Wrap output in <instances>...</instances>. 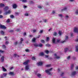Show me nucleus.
Segmentation results:
<instances>
[{
    "instance_id": "nucleus-1",
    "label": "nucleus",
    "mask_w": 78,
    "mask_h": 78,
    "mask_svg": "<svg viewBox=\"0 0 78 78\" xmlns=\"http://www.w3.org/2000/svg\"><path fill=\"white\" fill-rule=\"evenodd\" d=\"M52 69L53 68H52L49 69L48 70H45V72H46V73H47L48 75H51V73H50V71H51Z\"/></svg>"
},
{
    "instance_id": "nucleus-2",
    "label": "nucleus",
    "mask_w": 78,
    "mask_h": 78,
    "mask_svg": "<svg viewBox=\"0 0 78 78\" xmlns=\"http://www.w3.org/2000/svg\"><path fill=\"white\" fill-rule=\"evenodd\" d=\"M0 28H2V29H6V27H5V26L4 25L1 24L0 25Z\"/></svg>"
},
{
    "instance_id": "nucleus-3",
    "label": "nucleus",
    "mask_w": 78,
    "mask_h": 78,
    "mask_svg": "<svg viewBox=\"0 0 78 78\" xmlns=\"http://www.w3.org/2000/svg\"><path fill=\"white\" fill-rule=\"evenodd\" d=\"M30 61V60H27L25 62H24L23 63V64L24 65H27V64H28V63Z\"/></svg>"
},
{
    "instance_id": "nucleus-4",
    "label": "nucleus",
    "mask_w": 78,
    "mask_h": 78,
    "mask_svg": "<svg viewBox=\"0 0 78 78\" xmlns=\"http://www.w3.org/2000/svg\"><path fill=\"white\" fill-rule=\"evenodd\" d=\"M66 38L65 39V41H62L61 42L62 43H64V42H66V41H67V40L69 38V37H68V36H66Z\"/></svg>"
},
{
    "instance_id": "nucleus-5",
    "label": "nucleus",
    "mask_w": 78,
    "mask_h": 78,
    "mask_svg": "<svg viewBox=\"0 0 78 78\" xmlns=\"http://www.w3.org/2000/svg\"><path fill=\"white\" fill-rule=\"evenodd\" d=\"M8 74L9 75H12V76H13V75H14V73L13 72H10Z\"/></svg>"
},
{
    "instance_id": "nucleus-6",
    "label": "nucleus",
    "mask_w": 78,
    "mask_h": 78,
    "mask_svg": "<svg viewBox=\"0 0 78 78\" xmlns=\"http://www.w3.org/2000/svg\"><path fill=\"white\" fill-rule=\"evenodd\" d=\"M38 66H42L43 64V63L42 62H39L38 63H37Z\"/></svg>"
},
{
    "instance_id": "nucleus-7",
    "label": "nucleus",
    "mask_w": 78,
    "mask_h": 78,
    "mask_svg": "<svg viewBox=\"0 0 78 78\" xmlns=\"http://www.w3.org/2000/svg\"><path fill=\"white\" fill-rule=\"evenodd\" d=\"M25 69L26 70H29V69H30L29 66H26Z\"/></svg>"
},
{
    "instance_id": "nucleus-8",
    "label": "nucleus",
    "mask_w": 78,
    "mask_h": 78,
    "mask_svg": "<svg viewBox=\"0 0 78 78\" xmlns=\"http://www.w3.org/2000/svg\"><path fill=\"white\" fill-rule=\"evenodd\" d=\"M2 68L3 71L4 72H6V71H7L6 69H5L4 66H2Z\"/></svg>"
},
{
    "instance_id": "nucleus-9",
    "label": "nucleus",
    "mask_w": 78,
    "mask_h": 78,
    "mask_svg": "<svg viewBox=\"0 0 78 78\" xmlns=\"http://www.w3.org/2000/svg\"><path fill=\"white\" fill-rule=\"evenodd\" d=\"M74 31L75 33H78V29L77 28H74Z\"/></svg>"
},
{
    "instance_id": "nucleus-10",
    "label": "nucleus",
    "mask_w": 78,
    "mask_h": 78,
    "mask_svg": "<svg viewBox=\"0 0 78 78\" xmlns=\"http://www.w3.org/2000/svg\"><path fill=\"white\" fill-rule=\"evenodd\" d=\"M12 7L13 8H14V9H16L17 8V5L16 4H14L12 5Z\"/></svg>"
},
{
    "instance_id": "nucleus-11",
    "label": "nucleus",
    "mask_w": 78,
    "mask_h": 78,
    "mask_svg": "<svg viewBox=\"0 0 78 78\" xmlns=\"http://www.w3.org/2000/svg\"><path fill=\"white\" fill-rule=\"evenodd\" d=\"M67 7H65L64 9H62L61 10V11H62H62H66V10H67Z\"/></svg>"
},
{
    "instance_id": "nucleus-12",
    "label": "nucleus",
    "mask_w": 78,
    "mask_h": 78,
    "mask_svg": "<svg viewBox=\"0 0 78 78\" xmlns=\"http://www.w3.org/2000/svg\"><path fill=\"white\" fill-rule=\"evenodd\" d=\"M1 59L2 60L1 62H3L4 61V60H5L4 56H2L1 58Z\"/></svg>"
},
{
    "instance_id": "nucleus-13",
    "label": "nucleus",
    "mask_w": 78,
    "mask_h": 78,
    "mask_svg": "<svg viewBox=\"0 0 78 78\" xmlns=\"http://www.w3.org/2000/svg\"><path fill=\"white\" fill-rule=\"evenodd\" d=\"M9 9V8L8 7H5V8L4 9V10L5 11H6L8 9Z\"/></svg>"
},
{
    "instance_id": "nucleus-14",
    "label": "nucleus",
    "mask_w": 78,
    "mask_h": 78,
    "mask_svg": "<svg viewBox=\"0 0 78 78\" xmlns=\"http://www.w3.org/2000/svg\"><path fill=\"white\" fill-rule=\"evenodd\" d=\"M11 12V11L10 10H8V11L7 12H5V14H6V15H7V14H10Z\"/></svg>"
},
{
    "instance_id": "nucleus-15",
    "label": "nucleus",
    "mask_w": 78,
    "mask_h": 78,
    "mask_svg": "<svg viewBox=\"0 0 78 78\" xmlns=\"http://www.w3.org/2000/svg\"><path fill=\"white\" fill-rule=\"evenodd\" d=\"M44 54L43 52H41L39 54V55L41 56H44Z\"/></svg>"
},
{
    "instance_id": "nucleus-16",
    "label": "nucleus",
    "mask_w": 78,
    "mask_h": 78,
    "mask_svg": "<svg viewBox=\"0 0 78 78\" xmlns=\"http://www.w3.org/2000/svg\"><path fill=\"white\" fill-rule=\"evenodd\" d=\"M76 51H78V44L76 46Z\"/></svg>"
},
{
    "instance_id": "nucleus-17",
    "label": "nucleus",
    "mask_w": 78,
    "mask_h": 78,
    "mask_svg": "<svg viewBox=\"0 0 78 78\" xmlns=\"http://www.w3.org/2000/svg\"><path fill=\"white\" fill-rule=\"evenodd\" d=\"M29 4H30V5L34 4V2L32 1H29Z\"/></svg>"
},
{
    "instance_id": "nucleus-18",
    "label": "nucleus",
    "mask_w": 78,
    "mask_h": 78,
    "mask_svg": "<svg viewBox=\"0 0 78 78\" xmlns=\"http://www.w3.org/2000/svg\"><path fill=\"white\" fill-rule=\"evenodd\" d=\"M34 45L35 47H39V45L37 44H34Z\"/></svg>"
},
{
    "instance_id": "nucleus-19",
    "label": "nucleus",
    "mask_w": 78,
    "mask_h": 78,
    "mask_svg": "<svg viewBox=\"0 0 78 78\" xmlns=\"http://www.w3.org/2000/svg\"><path fill=\"white\" fill-rule=\"evenodd\" d=\"M5 6V5L1 3L0 4V7H3Z\"/></svg>"
},
{
    "instance_id": "nucleus-20",
    "label": "nucleus",
    "mask_w": 78,
    "mask_h": 78,
    "mask_svg": "<svg viewBox=\"0 0 78 78\" xmlns=\"http://www.w3.org/2000/svg\"><path fill=\"white\" fill-rule=\"evenodd\" d=\"M76 74V71H74L72 73V75H75Z\"/></svg>"
},
{
    "instance_id": "nucleus-21",
    "label": "nucleus",
    "mask_w": 78,
    "mask_h": 78,
    "mask_svg": "<svg viewBox=\"0 0 78 78\" xmlns=\"http://www.w3.org/2000/svg\"><path fill=\"white\" fill-rule=\"evenodd\" d=\"M54 55L55 56H56V58H57V59H59V58H60V57L57 56L56 54H55Z\"/></svg>"
},
{
    "instance_id": "nucleus-22",
    "label": "nucleus",
    "mask_w": 78,
    "mask_h": 78,
    "mask_svg": "<svg viewBox=\"0 0 78 78\" xmlns=\"http://www.w3.org/2000/svg\"><path fill=\"white\" fill-rule=\"evenodd\" d=\"M73 67H74V65H73V64H72L71 65V70H72L73 69Z\"/></svg>"
},
{
    "instance_id": "nucleus-23",
    "label": "nucleus",
    "mask_w": 78,
    "mask_h": 78,
    "mask_svg": "<svg viewBox=\"0 0 78 78\" xmlns=\"http://www.w3.org/2000/svg\"><path fill=\"white\" fill-rule=\"evenodd\" d=\"M0 33L1 34H2V35H3L4 34H5V32L4 31H3V30H1Z\"/></svg>"
},
{
    "instance_id": "nucleus-24",
    "label": "nucleus",
    "mask_w": 78,
    "mask_h": 78,
    "mask_svg": "<svg viewBox=\"0 0 78 78\" xmlns=\"http://www.w3.org/2000/svg\"><path fill=\"white\" fill-rule=\"evenodd\" d=\"M52 41L53 43H55V38H53L52 40Z\"/></svg>"
},
{
    "instance_id": "nucleus-25",
    "label": "nucleus",
    "mask_w": 78,
    "mask_h": 78,
    "mask_svg": "<svg viewBox=\"0 0 78 78\" xmlns=\"http://www.w3.org/2000/svg\"><path fill=\"white\" fill-rule=\"evenodd\" d=\"M32 41L34 42H36V38H33L32 39Z\"/></svg>"
},
{
    "instance_id": "nucleus-26",
    "label": "nucleus",
    "mask_w": 78,
    "mask_h": 78,
    "mask_svg": "<svg viewBox=\"0 0 78 78\" xmlns=\"http://www.w3.org/2000/svg\"><path fill=\"white\" fill-rule=\"evenodd\" d=\"M68 50H69V49H68V48H66L65 49V53H66V52Z\"/></svg>"
},
{
    "instance_id": "nucleus-27",
    "label": "nucleus",
    "mask_w": 78,
    "mask_h": 78,
    "mask_svg": "<svg viewBox=\"0 0 78 78\" xmlns=\"http://www.w3.org/2000/svg\"><path fill=\"white\" fill-rule=\"evenodd\" d=\"M3 75L4 76H5V77H6V75H7V73H4Z\"/></svg>"
},
{
    "instance_id": "nucleus-28",
    "label": "nucleus",
    "mask_w": 78,
    "mask_h": 78,
    "mask_svg": "<svg viewBox=\"0 0 78 78\" xmlns=\"http://www.w3.org/2000/svg\"><path fill=\"white\" fill-rule=\"evenodd\" d=\"M41 41L42 43H43V44H44L45 43V41L44 40H41Z\"/></svg>"
},
{
    "instance_id": "nucleus-29",
    "label": "nucleus",
    "mask_w": 78,
    "mask_h": 78,
    "mask_svg": "<svg viewBox=\"0 0 78 78\" xmlns=\"http://www.w3.org/2000/svg\"><path fill=\"white\" fill-rule=\"evenodd\" d=\"M45 52L46 53V54H48V53H49V51H48V50H46L45 51Z\"/></svg>"
},
{
    "instance_id": "nucleus-30",
    "label": "nucleus",
    "mask_w": 78,
    "mask_h": 78,
    "mask_svg": "<svg viewBox=\"0 0 78 78\" xmlns=\"http://www.w3.org/2000/svg\"><path fill=\"white\" fill-rule=\"evenodd\" d=\"M32 60H35L36 59V58L35 57L33 56L32 57Z\"/></svg>"
},
{
    "instance_id": "nucleus-31",
    "label": "nucleus",
    "mask_w": 78,
    "mask_h": 78,
    "mask_svg": "<svg viewBox=\"0 0 78 78\" xmlns=\"http://www.w3.org/2000/svg\"><path fill=\"white\" fill-rule=\"evenodd\" d=\"M4 52H5V51H2L1 50H0V53H4Z\"/></svg>"
},
{
    "instance_id": "nucleus-32",
    "label": "nucleus",
    "mask_w": 78,
    "mask_h": 78,
    "mask_svg": "<svg viewBox=\"0 0 78 78\" xmlns=\"http://www.w3.org/2000/svg\"><path fill=\"white\" fill-rule=\"evenodd\" d=\"M49 41V37H47L46 41Z\"/></svg>"
},
{
    "instance_id": "nucleus-33",
    "label": "nucleus",
    "mask_w": 78,
    "mask_h": 78,
    "mask_svg": "<svg viewBox=\"0 0 78 78\" xmlns=\"http://www.w3.org/2000/svg\"><path fill=\"white\" fill-rule=\"evenodd\" d=\"M18 44V43H17V42H14V45H17Z\"/></svg>"
},
{
    "instance_id": "nucleus-34",
    "label": "nucleus",
    "mask_w": 78,
    "mask_h": 78,
    "mask_svg": "<svg viewBox=\"0 0 78 78\" xmlns=\"http://www.w3.org/2000/svg\"><path fill=\"white\" fill-rule=\"evenodd\" d=\"M58 34H59V35H60V36H61V34H62V33L61 31H59L58 32Z\"/></svg>"
},
{
    "instance_id": "nucleus-35",
    "label": "nucleus",
    "mask_w": 78,
    "mask_h": 78,
    "mask_svg": "<svg viewBox=\"0 0 78 78\" xmlns=\"http://www.w3.org/2000/svg\"><path fill=\"white\" fill-rule=\"evenodd\" d=\"M27 0H23L22 1V2L23 3H25V2H27Z\"/></svg>"
},
{
    "instance_id": "nucleus-36",
    "label": "nucleus",
    "mask_w": 78,
    "mask_h": 78,
    "mask_svg": "<svg viewBox=\"0 0 78 78\" xmlns=\"http://www.w3.org/2000/svg\"><path fill=\"white\" fill-rule=\"evenodd\" d=\"M51 66V65H48L46 66V67H50Z\"/></svg>"
},
{
    "instance_id": "nucleus-37",
    "label": "nucleus",
    "mask_w": 78,
    "mask_h": 78,
    "mask_svg": "<svg viewBox=\"0 0 78 78\" xmlns=\"http://www.w3.org/2000/svg\"><path fill=\"white\" fill-rule=\"evenodd\" d=\"M57 35V33L56 32H54V36H56Z\"/></svg>"
},
{
    "instance_id": "nucleus-38",
    "label": "nucleus",
    "mask_w": 78,
    "mask_h": 78,
    "mask_svg": "<svg viewBox=\"0 0 78 78\" xmlns=\"http://www.w3.org/2000/svg\"><path fill=\"white\" fill-rule=\"evenodd\" d=\"M17 32H20V29H17L16 30Z\"/></svg>"
},
{
    "instance_id": "nucleus-39",
    "label": "nucleus",
    "mask_w": 78,
    "mask_h": 78,
    "mask_svg": "<svg viewBox=\"0 0 78 78\" xmlns=\"http://www.w3.org/2000/svg\"><path fill=\"white\" fill-rule=\"evenodd\" d=\"M38 8L39 9H42V7L40 5L38 6Z\"/></svg>"
},
{
    "instance_id": "nucleus-40",
    "label": "nucleus",
    "mask_w": 78,
    "mask_h": 78,
    "mask_svg": "<svg viewBox=\"0 0 78 78\" xmlns=\"http://www.w3.org/2000/svg\"><path fill=\"white\" fill-rule=\"evenodd\" d=\"M76 14V15H78V10L77 9L76 10V12H75Z\"/></svg>"
},
{
    "instance_id": "nucleus-41",
    "label": "nucleus",
    "mask_w": 78,
    "mask_h": 78,
    "mask_svg": "<svg viewBox=\"0 0 78 78\" xmlns=\"http://www.w3.org/2000/svg\"><path fill=\"white\" fill-rule=\"evenodd\" d=\"M46 47H50V45L48 44H46Z\"/></svg>"
},
{
    "instance_id": "nucleus-42",
    "label": "nucleus",
    "mask_w": 78,
    "mask_h": 78,
    "mask_svg": "<svg viewBox=\"0 0 78 78\" xmlns=\"http://www.w3.org/2000/svg\"><path fill=\"white\" fill-rule=\"evenodd\" d=\"M2 48H6V46H5V45H3L2 46Z\"/></svg>"
},
{
    "instance_id": "nucleus-43",
    "label": "nucleus",
    "mask_w": 78,
    "mask_h": 78,
    "mask_svg": "<svg viewBox=\"0 0 78 78\" xmlns=\"http://www.w3.org/2000/svg\"><path fill=\"white\" fill-rule=\"evenodd\" d=\"M37 76H38V77H40V76H41V74H37Z\"/></svg>"
},
{
    "instance_id": "nucleus-44",
    "label": "nucleus",
    "mask_w": 78,
    "mask_h": 78,
    "mask_svg": "<svg viewBox=\"0 0 78 78\" xmlns=\"http://www.w3.org/2000/svg\"><path fill=\"white\" fill-rule=\"evenodd\" d=\"M25 51H26V52H28L29 51V50L28 49H27L25 50Z\"/></svg>"
},
{
    "instance_id": "nucleus-45",
    "label": "nucleus",
    "mask_w": 78,
    "mask_h": 78,
    "mask_svg": "<svg viewBox=\"0 0 78 78\" xmlns=\"http://www.w3.org/2000/svg\"><path fill=\"white\" fill-rule=\"evenodd\" d=\"M67 59H70V56H68V57H67Z\"/></svg>"
},
{
    "instance_id": "nucleus-46",
    "label": "nucleus",
    "mask_w": 78,
    "mask_h": 78,
    "mask_svg": "<svg viewBox=\"0 0 78 78\" xmlns=\"http://www.w3.org/2000/svg\"><path fill=\"white\" fill-rule=\"evenodd\" d=\"M10 33H14V30H10L9 31Z\"/></svg>"
},
{
    "instance_id": "nucleus-47",
    "label": "nucleus",
    "mask_w": 78,
    "mask_h": 78,
    "mask_svg": "<svg viewBox=\"0 0 78 78\" xmlns=\"http://www.w3.org/2000/svg\"><path fill=\"white\" fill-rule=\"evenodd\" d=\"M17 54H14V57H16V56H17Z\"/></svg>"
},
{
    "instance_id": "nucleus-48",
    "label": "nucleus",
    "mask_w": 78,
    "mask_h": 78,
    "mask_svg": "<svg viewBox=\"0 0 78 78\" xmlns=\"http://www.w3.org/2000/svg\"><path fill=\"white\" fill-rule=\"evenodd\" d=\"M10 17L11 18H14V16L12 15H10Z\"/></svg>"
},
{
    "instance_id": "nucleus-49",
    "label": "nucleus",
    "mask_w": 78,
    "mask_h": 78,
    "mask_svg": "<svg viewBox=\"0 0 78 78\" xmlns=\"http://www.w3.org/2000/svg\"><path fill=\"white\" fill-rule=\"evenodd\" d=\"M42 44H39V45H38V46H39V47H42Z\"/></svg>"
},
{
    "instance_id": "nucleus-50",
    "label": "nucleus",
    "mask_w": 78,
    "mask_h": 78,
    "mask_svg": "<svg viewBox=\"0 0 78 78\" xmlns=\"http://www.w3.org/2000/svg\"><path fill=\"white\" fill-rule=\"evenodd\" d=\"M40 33H43V30H41L39 32Z\"/></svg>"
},
{
    "instance_id": "nucleus-51",
    "label": "nucleus",
    "mask_w": 78,
    "mask_h": 78,
    "mask_svg": "<svg viewBox=\"0 0 78 78\" xmlns=\"http://www.w3.org/2000/svg\"><path fill=\"white\" fill-rule=\"evenodd\" d=\"M47 20L46 19H45V20H43V21H44V22L46 23L47 22Z\"/></svg>"
},
{
    "instance_id": "nucleus-52",
    "label": "nucleus",
    "mask_w": 78,
    "mask_h": 78,
    "mask_svg": "<svg viewBox=\"0 0 78 78\" xmlns=\"http://www.w3.org/2000/svg\"><path fill=\"white\" fill-rule=\"evenodd\" d=\"M10 22V20H9V19H8L7 20V22L8 23H9V22Z\"/></svg>"
},
{
    "instance_id": "nucleus-53",
    "label": "nucleus",
    "mask_w": 78,
    "mask_h": 78,
    "mask_svg": "<svg viewBox=\"0 0 78 78\" xmlns=\"http://www.w3.org/2000/svg\"><path fill=\"white\" fill-rule=\"evenodd\" d=\"M33 33H35L36 32V30H33Z\"/></svg>"
},
{
    "instance_id": "nucleus-54",
    "label": "nucleus",
    "mask_w": 78,
    "mask_h": 78,
    "mask_svg": "<svg viewBox=\"0 0 78 78\" xmlns=\"http://www.w3.org/2000/svg\"><path fill=\"white\" fill-rule=\"evenodd\" d=\"M25 15L26 16H28V13H26L25 14Z\"/></svg>"
},
{
    "instance_id": "nucleus-55",
    "label": "nucleus",
    "mask_w": 78,
    "mask_h": 78,
    "mask_svg": "<svg viewBox=\"0 0 78 78\" xmlns=\"http://www.w3.org/2000/svg\"><path fill=\"white\" fill-rule=\"evenodd\" d=\"M9 44V42H8V41H6V42H5V44Z\"/></svg>"
},
{
    "instance_id": "nucleus-56",
    "label": "nucleus",
    "mask_w": 78,
    "mask_h": 78,
    "mask_svg": "<svg viewBox=\"0 0 78 78\" xmlns=\"http://www.w3.org/2000/svg\"><path fill=\"white\" fill-rule=\"evenodd\" d=\"M58 16H59V17H62V14H59L58 15Z\"/></svg>"
},
{
    "instance_id": "nucleus-57",
    "label": "nucleus",
    "mask_w": 78,
    "mask_h": 78,
    "mask_svg": "<svg viewBox=\"0 0 78 78\" xmlns=\"http://www.w3.org/2000/svg\"><path fill=\"white\" fill-rule=\"evenodd\" d=\"M15 14L17 16V15H19V13L18 12H16L15 13Z\"/></svg>"
},
{
    "instance_id": "nucleus-58",
    "label": "nucleus",
    "mask_w": 78,
    "mask_h": 78,
    "mask_svg": "<svg viewBox=\"0 0 78 78\" xmlns=\"http://www.w3.org/2000/svg\"><path fill=\"white\" fill-rule=\"evenodd\" d=\"M64 73H62V74L61 75V76H63V75H64Z\"/></svg>"
},
{
    "instance_id": "nucleus-59",
    "label": "nucleus",
    "mask_w": 78,
    "mask_h": 78,
    "mask_svg": "<svg viewBox=\"0 0 78 78\" xmlns=\"http://www.w3.org/2000/svg\"><path fill=\"white\" fill-rule=\"evenodd\" d=\"M60 41V40H57V42H59Z\"/></svg>"
},
{
    "instance_id": "nucleus-60",
    "label": "nucleus",
    "mask_w": 78,
    "mask_h": 78,
    "mask_svg": "<svg viewBox=\"0 0 78 78\" xmlns=\"http://www.w3.org/2000/svg\"><path fill=\"white\" fill-rule=\"evenodd\" d=\"M77 37L78 39H77L76 40H75L76 42H78V37Z\"/></svg>"
},
{
    "instance_id": "nucleus-61",
    "label": "nucleus",
    "mask_w": 78,
    "mask_h": 78,
    "mask_svg": "<svg viewBox=\"0 0 78 78\" xmlns=\"http://www.w3.org/2000/svg\"><path fill=\"white\" fill-rule=\"evenodd\" d=\"M3 18V16L2 15H0V19H2Z\"/></svg>"
},
{
    "instance_id": "nucleus-62",
    "label": "nucleus",
    "mask_w": 78,
    "mask_h": 78,
    "mask_svg": "<svg viewBox=\"0 0 78 78\" xmlns=\"http://www.w3.org/2000/svg\"><path fill=\"white\" fill-rule=\"evenodd\" d=\"M41 37V35H38V36L37 37V38H39Z\"/></svg>"
},
{
    "instance_id": "nucleus-63",
    "label": "nucleus",
    "mask_w": 78,
    "mask_h": 78,
    "mask_svg": "<svg viewBox=\"0 0 78 78\" xmlns=\"http://www.w3.org/2000/svg\"><path fill=\"white\" fill-rule=\"evenodd\" d=\"M5 41H7V37H5Z\"/></svg>"
},
{
    "instance_id": "nucleus-64",
    "label": "nucleus",
    "mask_w": 78,
    "mask_h": 78,
    "mask_svg": "<svg viewBox=\"0 0 78 78\" xmlns=\"http://www.w3.org/2000/svg\"><path fill=\"white\" fill-rule=\"evenodd\" d=\"M78 69V66H76V70H77Z\"/></svg>"
}]
</instances>
